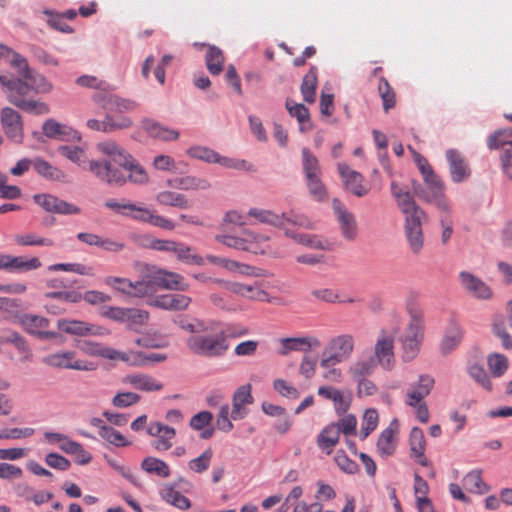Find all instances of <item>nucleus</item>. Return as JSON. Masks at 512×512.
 Instances as JSON below:
<instances>
[{"label": "nucleus", "instance_id": "nucleus-40", "mask_svg": "<svg viewBox=\"0 0 512 512\" xmlns=\"http://www.w3.org/2000/svg\"><path fill=\"white\" fill-rule=\"evenodd\" d=\"M0 342L11 343L15 348L23 353V360H29L32 356L25 338L16 331H7L0 337Z\"/></svg>", "mask_w": 512, "mask_h": 512}, {"label": "nucleus", "instance_id": "nucleus-41", "mask_svg": "<svg viewBox=\"0 0 512 512\" xmlns=\"http://www.w3.org/2000/svg\"><path fill=\"white\" fill-rule=\"evenodd\" d=\"M175 324L178 325L181 329L186 330L193 335H197L200 333H208L212 331L213 328L210 327L207 323L200 321L198 319L190 320L185 316H180L174 320Z\"/></svg>", "mask_w": 512, "mask_h": 512}, {"label": "nucleus", "instance_id": "nucleus-23", "mask_svg": "<svg viewBox=\"0 0 512 512\" xmlns=\"http://www.w3.org/2000/svg\"><path fill=\"white\" fill-rule=\"evenodd\" d=\"M410 456L415 458L421 466H428L429 461L425 457L426 441L421 428L413 427L409 436Z\"/></svg>", "mask_w": 512, "mask_h": 512}, {"label": "nucleus", "instance_id": "nucleus-18", "mask_svg": "<svg viewBox=\"0 0 512 512\" xmlns=\"http://www.w3.org/2000/svg\"><path fill=\"white\" fill-rule=\"evenodd\" d=\"M435 380L433 377L427 374L419 376L418 382L412 385L406 394V404L408 406H416L425 397H427L433 389Z\"/></svg>", "mask_w": 512, "mask_h": 512}, {"label": "nucleus", "instance_id": "nucleus-19", "mask_svg": "<svg viewBox=\"0 0 512 512\" xmlns=\"http://www.w3.org/2000/svg\"><path fill=\"white\" fill-rule=\"evenodd\" d=\"M377 364L390 370L394 364L393 337L387 336L384 331L375 344V357Z\"/></svg>", "mask_w": 512, "mask_h": 512}, {"label": "nucleus", "instance_id": "nucleus-54", "mask_svg": "<svg viewBox=\"0 0 512 512\" xmlns=\"http://www.w3.org/2000/svg\"><path fill=\"white\" fill-rule=\"evenodd\" d=\"M378 413L376 409H367L363 416V423L360 432L361 440L366 439L377 427Z\"/></svg>", "mask_w": 512, "mask_h": 512}, {"label": "nucleus", "instance_id": "nucleus-13", "mask_svg": "<svg viewBox=\"0 0 512 512\" xmlns=\"http://www.w3.org/2000/svg\"><path fill=\"white\" fill-rule=\"evenodd\" d=\"M74 355V352L71 351L53 353L45 356L42 361L44 364L53 368L74 369L80 371H88L92 369L91 364L86 361H73Z\"/></svg>", "mask_w": 512, "mask_h": 512}, {"label": "nucleus", "instance_id": "nucleus-56", "mask_svg": "<svg viewBox=\"0 0 512 512\" xmlns=\"http://www.w3.org/2000/svg\"><path fill=\"white\" fill-rule=\"evenodd\" d=\"M15 241L20 246H53V240L49 238L37 237L35 234H18Z\"/></svg>", "mask_w": 512, "mask_h": 512}, {"label": "nucleus", "instance_id": "nucleus-28", "mask_svg": "<svg viewBox=\"0 0 512 512\" xmlns=\"http://www.w3.org/2000/svg\"><path fill=\"white\" fill-rule=\"evenodd\" d=\"M125 382L136 389L145 392L159 391L163 388L162 383L158 382L152 376L146 374H131L126 376Z\"/></svg>", "mask_w": 512, "mask_h": 512}, {"label": "nucleus", "instance_id": "nucleus-58", "mask_svg": "<svg viewBox=\"0 0 512 512\" xmlns=\"http://www.w3.org/2000/svg\"><path fill=\"white\" fill-rule=\"evenodd\" d=\"M188 155L192 158L215 163L218 160V153L205 146H193L188 149Z\"/></svg>", "mask_w": 512, "mask_h": 512}, {"label": "nucleus", "instance_id": "nucleus-25", "mask_svg": "<svg viewBox=\"0 0 512 512\" xmlns=\"http://www.w3.org/2000/svg\"><path fill=\"white\" fill-rule=\"evenodd\" d=\"M141 127L149 136L162 141H172L179 137L178 131L163 126L151 118H144L141 121Z\"/></svg>", "mask_w": 512, "mask_h": 512}, {"label": "nucleus", "instance_id": "nucleus-63", "mask_svg": "<svg viewBox=\"0 0 512 512\" xmlns=\"http://www.w3.org/2000/svg\"><path fill=\"white\" fill-rule=\"evenodd\" d=\"M59 152L61 155L78 164L79 166L85 162V153L84 150L80 147L64 145L59 147Z\"/></svg>", "mask_w": 512, "mask_h": 512}, {"label": "nucleus", "instance_id": "nucleus-52", "mask_svg": "<svg viewBox=\"0 0 512 512\" xmlns=\"http://www.w3.org/2000/svg\"><path fill=\"white\" fill-rule=\"evenodd\" d=\"M99 436L117 447H126L131 444V442L126 440L119 431L111 426L101 427V430H99Z\"/></svg>", "mask_w": 512, "mask_h": 512}, {"label": "nucleus", "instance_id": "nucleus-1", "mask_svg": "<svg viewBox=\"0 0 512 512\" xmlns=\"http://www.w3.org/2000/svg\"><path fill=\"white\" fill-rule=\"evenodd\" d=\"M3 64L9 65L17 73V77L8 73L0 74V85L8 101L24 112L35 115L49 113V106L34 99V94L50 92L52 84L31 69L25 57L0 44V65Z\"/></svg>", "mask_w": 512, "mask_h": 512}, {"label": "nucleus", "instance_id": "nucleus-50", "mask_svg": "<svg viewBox=\"0 0 512 512\" xmlns=\"http://www.w3.org/2000/svg\"><path fill=\"white\" fill-rule=\"evenodd\" d=\"M309 194L316 201H323L327 197V190L321 181V174L305 177Z\"/></svg>", "mask_w": 512, "mask_h": 512}, {"label": "nucleus", "instance_id": "nucleus-17", "mask_svg": "<svg viewBox=\"0 0 512 512\" xmlns=\"http://www.w3.org/2000/svg\"><path fill=\"white\" fill-rule=\"evenodd\" d=\"M446 159L449 164V171L453 182L461 183L470 177V167L459 151L455 149L447 150Z\"/></svg>", "mask_w": 512, "mask_h": 512}, {"label": "nucleus", "instance_id": "nucleus-57", "mask_svg": "<svg viewBox=\"0 0 512 512\" xmlns=\"http://www.w3.org/2000/svg\"><path fill=\"white\" fill-rule=\"evenodd\" d=\"M133 124V121L129 117H119L114 118L111 115L107 114L105 116V126H104V132L105 133H111L117 130L127 129L130 128Z\"/></svg>", "mask_w": 512, "mask_h": 512}, {"label": "nucleus", "instance_id": "nucleus-37", "mask_svg": "<svg viewBox=\"0 0 512 512\" xmlns=\"http://www.w3.org/2000/svg\"><path fill=\"white\" fill-rule=\"evenodd\" d=\"M249 215L256 218L261 223L277 228H283L285 225V213L279 215L270 210L252 208L249 211Z\"/></svg>", "mask_w": 512, "mask_h": 512}, {"label": "nucleus", "instance_id": "nucleus-53", "mask_svg": "<svg viewBox=\"0 0 512 512\" xmlns=\"http://www.w3.org/2000/svg\"><path fill=\"white\" fill-rule=\"evenodd\" d=\"M178 260L184 262V263H187V264H193V265H203L204 264V259L193 253V249L189 246H186L182 243H179L178 244V247L177 249L175 250V253H174Z\"/></svg>", "mask_w": 512, "mask_h": 512}, {"label": "nucleus", "instance_id": "nucleus-8", "mask_svg": "<svg viewBox=\"0 0 512 512\" xmlns=\"http://www.w3.org/2000/svg\"><path fill=\"white\" fill-rule=\"evenodd\" d=\"M16 317L26 332L35 336L39 340L62 338L61 334L58 332L45 330L49 326V320L45 317L27 313L17 315Z\"/></svg>", "mask_w": 512, "mask_h": 512}, {"label": "nucleus", "instance_id": "nucleus-9", "mask_svg": "<svg viewBox=\"0 0 512 512\" xmlns=\"http://www.w3.org/2000/svg\"><path fill=\"white\" fill-rule=\"evenodd\" d=\"M57 327L59 330L67 334L76 336H107L110 334L109 329L103 326L90 324L80 320L60 319L57 321Z\"/></svg>", "mask_w": 512, "mask_h": 512}, {"label": "nucleus", "instance_id": "nucleus-4", "mask_svg": "<svg viewBox=\"0 0 512 512\" xmlns=\"http://www.w3.org/2000/svg\"><path fill=\"white\" fill-rule=\"evenodd\" d=\"M167 289L174 291H187L189 284L185 282L184 277L176 272L167 271L155 266L147 268L141 280L138 283V292L144 297H154L157 289Z\"/></svg>", "mask_w": 512, "mask_h": 512}, {"label": "nucleus", "instance_id": "nucleus-34", "mask_svg": "<svg viewBox=\"0 0 512 512\" xmlns=\"http://www.w3.org/2000/svg\"><path fill=\"white\" fill-rule=\"evenodd\" d=\"M160 496L164 501L181 510H187L191 507L190 500L183 496L181 492L175 490V486L165 485L160 491Z\"/></svg>", "mask_w": 512, "mask_h": 512}, {"label": "nucleus", "instance_id": "nucleus-47", "mask_svg": "<svg viewBox=\"0 0 512 512\" xmlns=\"http://www.w3.org/2000/svg\"><path fill=\"white\" fill-rule=\"evenodd\" d=\"M394 430L392 427H387L383 430L377 441V450L381 456L387 457L394 453L395 444L393 442Z\"/></svg>", "mask_w": 512, "mask_h": 512}, {"label": "nucleus", "instance_id": "nucleus-5", "mask_svg": "<svg viewBox=\"0 0 512 512\" xmlns=\"http://www.w3.org/2000/svg\"><path fill=\"white\" fill-rule=\"evenodd\" d=\"M407 311L410 316V323L405 333L400 337L404 350V359H414L419 351V345L423 339V311L416 302L410 300L407 303Z\"/></svg>", "mask_w": 512, "mask_h": 512}, {"label": "nucleus", "instance_id": "nucleus-32", "mask_svg": "<svg viewBox=\"0 0 512 512\" xmlns=\"http://www.w3.org/2000/svg\"><path fill=\"white\" fill-rule=\"evenodd\" d=\"M462 330L455 322H451L446 330L445 336L441 342L442 354H448L453 351L462 340Z\"/></svg>", "mask_w": 512, "mask_h": 512}, {"label": "nucleus", "instance_id": "nucleus-15", "mask_svg": "<svg viewBox=\"0 0 512 512\" xmlns=\"http://www.w3.org/2000/svg\"><path fill=\"white\" fill-rule=\"evenodd\" d=\"M244 234L247 235L246 242V248L245 251L254 253V254H261V255H267L272 258H279L282 257V254L277 249H274L271 247V245L268 243L269 237L257 234L254 231L251 230H244Z\"/></svg>", "mask_w": 512, "mask_h": 512}, {"label": "nucleus", "instance_id": "nucleus-61", "mask_svg": "<svg viewBox=\"0 0 512 512\" xmlns=\"http://www.w3.org/2000/svg\"><path fill=\"white\" fill-rule=\"evenodd\" d=\"M176 431L170 426H166L163 432L157 436V440L152 443L155 449L159 451H166L171 448L172 443L170 440L174 438Z\"/></svg>", "mask_w": 512, "mask_h": 512}, {"label": "nucleus", "instance_id": "nucleus-2", "mask_svg": "<svg viewBox=\"0 0 512 512\" xmlns=\"http://www.w3.org/2000/svg\"><path fill=\"white\" fill-rule=\"evenodd\" d=\"M89 170L99 181L112 187H121L127 181L136 184L148 181L144 168L123 148L111 159L89 161Z\"/></svg>", "mask_w": 512, "mask_h": 512}, {"label": "nucleus", "instance_id": "nucleus-35", "mask_svg": "<svg viewBox=\"0 0 512 512\" xmlns=\"http://www.w3.org/2000/svg\"><path fill=\"white\" fill-rule=\"evenodd\" d=\"M317 68L312 66L309 71L303 77L301 83V93L303 95V99L308 103H313L316 97V88H317Z\"/></svg>", "mask_w": 512, "mask_h": 512}, {"label": "nucleus", "instance_id": "nucleus-20", "mask_svg": "<svg viewBox=\"0 0 512 512\" xmlns=\"http://www.w3.org/2000/svg\"><path fill=\"white\" fill-rule=\"evenodd\" d=\"M78 347L89 355L101 356L110 360L130 361V357L127 353L103 346L99 343L83 340L78 342Z\"/></svg>", "mask_w": 512, "mask_h": 512}, {"label": "nucleus", "instance_id": "nucleus-38", "mask_svg": "<svg viewBox=\"0 0 512 512\" xmlns=\"http://www.w3.org/2000/svg\"><path fill=\"white\" fill-rule=\"evenodd\" d=\"M105 283L129 296L144 297L143 294H140L138 292L139 280L136 282H132L127 278L109 276L106 278Z\"/></svg>", "mask_w": 512, "mask_h": 512}, {"label": "nucleus", "instance_id": "nucleus-27", "mask_svg": "<svg viewBox=\"0 0 512 512\" xmlns=\"http://www.w3.org/2000/svg\"><path fill=\"white\" fill-rule=\"evenodd\" d=\"M419 199L435 205L443 212H449V204L444 194V188L424 186Z\"/></svg>", "mask_w": 512, "mask_h": 512}, {"label": "nucleus", "instance_id": "nucleus-64", "mask_svg": "<svg viewBox=\"0 0 512 512\" xmlns=\"http://www.w3.org/2000/svg\"><path fill=\"white\" fill-rule=\"evenodd\" d=\"M140 395L133 392H122L116 394L112 399V404L118 408L129 407L140 401Z\"/></svg>", "mask_w": 512, "mask_h": 512}, {"label": "nucleus", "instance_id": "nucleus-14", "mask_svg": "<svg viewBox=\"0 0 512 512\" xmlns=\"http://www.w3.org/2000/svg\"><path fill=\"white\" fill-rule=\"evenodd\" d=\"M333 209L339 222L342 236L346 240H354L357 236V223L354 215L338 199L333 200Z\"/></svg>", "mask_w": 512, "mask_h": 512}, {"label": "nucleus", "instance_id": "nucleus-48", "mask_svg": "<svg viewBox=\"0 0 512 512\" xmlns=\"http://www.w3.org/2000/svg\"><path fill=\"white\" fill-rule=\"evenodd\" d=\"M302 167L305 177L321 174L317 157L308 149H302Z\"/></svg>", "mask_w": 512, "mask_h": 512}, {"label": "nucleus", "instance_id": "nucleus-21", "mask_svg": "<svg viewBox=\"0 0 512 512\" xmlns=\"http://www.w3.org/2000/svg\"><path fill=\"white\" fill-rule=\"evenodd\" d=\"M43 133L52 139L61 141L80 140V136L77 131L71 127L61 124L54 119H48L43 124Z\"/></svg>", "mask_w": 512, "mask_h": 512}, {"label": "nucleus", "instance_id": "nucleus-36", "mask_svg": "<svg viewBox=\"0 0 512 512\" xmlns=\"http://www.w3.org/2000/svg\"><path fill=\"white\" fill-rule=\"evenodd\" d=\"M340 428L335 423L326 426L317 437L318 446L321 449H331L338 443L340 437Z\"/></svg>", "mask_w": 512, "mask_h": 512}, {"label": "nucleus", "instance_id": "nucleus-62", "mask_svg": "<svg viewBox=\"0 0 512 512\" xmlns=\"http://www.w3.org/2000/svg\"><path fill=\"white\" fill-rule=\"evenodd\" d=\"M216 240L227 247L243 251H245L246 242L249 241L247 240V235H245L244 233L242 234L241 237L232 235H217Z\"/></svg>", "mask_w": 512, "mask_h": 512}, {"label": "nucleus", "instance_id": "nucleus-45", "mask_svg": "<svg viewBox=\"0 0 512 512\" xmlns=\"http://www.w3.org/2000/svg\"><path fill=\"white\" fill-rule=\"evenodd\" d=\"M141 468L149 474L164 478L170 475L169 466L163 460L154 457H146L141 463Z\"/></svg>", "mask_w": 512, "mask_h": 512}, {"label": "nucleus", "instance_id": "nucleus-42", "mask_svg": "<svg viewBox=\"0 0 512 512\" xmlns=\"http://www.w3.org/2000/svg\"><path fill=\"white\" fill-rule=\"evenodd\" d=\"M510 137H512V130H497L493 134H491L488 137L487 144L489 149L495 150V149H512V140H510Z\"/></svg>", "mask_w": 512, "mask_h": 512}, {"label": "nucleus", "instance_id": "nucleus-55", "mask_svg": "<svg viewBox=\"0 0 512 512\" xmlns=\"http://www.w3.org/2000/svg\"><path fill=\"white\" fill-rule=\"evenodd\" d=\"M93 99L104 110L115 111L118 96L111 92L100 89L94 93Z\"/></svg>", "mask_w": 512, "mask_h": 512}, {"label": "nucleus", "instance_id": "nucleus-3", "mask_svg": "<svg viewBox=\"0 0 512 512\" xmlns=\"http://www.w3.org/2000/svg\"><path fill=\"white\" fill-rule=\"evenodd\" d=\"M405 217V236L413 254H419L424 246L422 217L425 212L416 204L410 192L396 199Z\"/></svg>", "mask_w": 512, "mask_h": 512}, {"label": "nucleus", "instance_id": "nucleus-7", "mask_svg": "<svg viewBox=\"0 0 512 512\" xmlns=\"http://www.w3.org/2000/svg\"><path fill=\"white\" fill-rule=\"evenodd\" d=\"M353 347V337L350 335H340L332 339L323 351L321 367L331 368L346 360L352 353Z\"/></svg>", "mask_w": 512, "mask_h": 512}, {"label": "nucleus", "instance_id": "nucleus-51", "mask_svg": "<svg viewBox=\"0 0 512 512\" xmlns=\"http://www.w3.org/2000/svg\"><path fill=\"white\" fill-rule=\"evenodd\" d=\"M286 236L294 239L297 243L308 246L310 248L319 249V250H325L326 246L321 241V239L316 235H310V234H299L294 233L290 230H285Z\"/></svg>", "mask_w": 512, "mask_h": 512}, {"label": "nucleus", "instance_id": "nucleus-39", "mask_svg": "<svg viewBox=\"0 0 512 512\" xmlns=\"http://www.w3.org/2000/svg\"><path fill=\"white\" fill-rule=\"evenodd\" d=\"M464 487L471 493L484 494L490 490L481 477V470H472L463 478Z\"/></svg>", "mask_w": 512, "mask_h": 512}, {"label": "nucleus", "instance_id": "nucleus-31", "mask_svg": "<svg viewBox=\"0 0 512 512\" xmlns=\"http://www.w3.org/2000/svg\"><path fill=\"white\" fill-rule=\"evenodd\" d=\"M377 361L374 356L367 359L358 360L349 368V373L354 381L371 376L377 367Z\"/></svg>", "mask_w": 512, "mask_h": 512}, {"label": "nucleus", "instance_id": "nucleus-30", "mask_svg": "<svg viewBox=\"0 0 512 512\" xmlns=\"http://www.w3.org/2000/svg\"><path fill=\"white\" fill-rule=\"evenodd\" d=\"M156 201L161 205L180 209H188L191 207V202L184 194L168 190L159 192L156 195Z\"/></svg>", "mask_w": 512, "mask_h": 512}, {"label": "nucleus", "instance_id": "nucleus-46", "mask_svg": "<svg viewBox=\"0 0 512 512\" xmlns=\"http://www.w3.org/2000/svg\"><path fill=\"white\" fill-rule=\"evenodd\" d=\"M378 92L383 101V109L387 113L396 105V94L388 80L384 77L379 80Z\"/></svg>", "mask_w": 512, "mask_h": 512}, {"label": "nucleus", "instance_id": "nucleus-24", "mask_svg": "<svg viewBox=\"0 0 512 512\" xmlns=\"http://www.w3.org/2000/svg\"><path fill=\"white\" fill-rule=\"evenodd\" d=\"M41 261L37 257L26 259L23 256L5 254V269L12 273H23L36 270L41 267Z\"/></svg>", "mask_w": 512, "mask_h": 512}, {"label": "nucleus", "instance_id": "nucleus-6", "mask_svg": "<svg viewBox=\"0 0 512 512\" xmlns=\"http://www.w3.org/2000/svg\"><path fill=\"white\" fill-rule=\"evenodd\" d=\"M186 343L193 353L205 357H221L229 348L225 331H219L214 336L202 335V333L192 335Z\"/></svg>", "mask_w": 512, "mask_h": 512}, {"label": "nucleus", "instance_id": "nucleus-43", "mask_svg": "<svg viewBox=\"0 0 512 512\" xmlns=\"http://www.w3.org/2000/svg\"><path fill=\"white\" fill-rule=\"evenodd\" d=\"M149 313L145 310L137 308H127L124 323L130 330L138 331L143 325L147 323Z\"/></svg>", "mask_w": 512, "mask_h": 512}, {"label": "nucleus", "instance_id": "nucleus-60", "mask_svg": "<svg viewBox=\"0 0 512 512\" xmlns=\"http://www.w3.org/2000/svg\"><path fill=\"white\" fill-rule=\"evenodd\" d=\"M212 455V450L208 448L199 457L192 459L189 462V468L196 473H202L206 471L210 466Z\"/></svg>", "mask_w": 512, "mask_h": 512}, {"label": "nucleus", "instance_id": "nucleus-29", "mask_svg": "<svg viewBox=\"0 0 512 512\" xmlns=\"http://www.w3.org/2000/svg\"><path fill=\"white\" fill-rule=\"evenodd\" d=\"M286 109L292 117H295L300 124V131L307 132L311 130L310 114L308 108L301 103H295L292 100L286 101Z\"/></svg>", "mask_w": 512, "mask_h": 512}, {"label": "nucleus", "instance_id": "nucleus-33", "mask_svg": "<svg viewBox=\"0 0 512 512\" xmlns=\"http://www.w3.org/2000/svg\"><path fill=\"white\" fill-rule=\"evenodd\" d=\"M208 51L205 56V63L212 75H219L223 71L225 61L222 50L214 45H207Z\"/></svg>", "mask_w": 512, "mask_h": 512}, {"label": "nucleus", "instance_id": "nucleus-59", "mask_svg": "<svg viewBox=\"0 0 512 512\" xmlns=\"http://www.w3.org/2000/svg\"><path fill=\"white\" fill-rule=\"evenodd\" d=\"M488 366L493 376L500 377L508 368V360L502 354H493L488 357Z\"/></svg>", "mask_w": 512, "mask_h": 512}, {"label": "nucleus", "instance_id": "nucleus-49", "mask_svg": "<svg viewBox=\"0 0 512 512\" xmlns=\"http://www.w3.org/2000/svg\"><path fill=\"white\" fill-rule=\"evenodd\" d=\"M127 355L130 357L129 362L136 366H143L148 363H160L167 359V355L163 353L136 352Z\"/></svg>", "mask_w": 512, "mask_h": 512}, {"label": "nucleus", "instance_id": "nucleus-10", "mask_svg": "<svg viewBox=\"0 0 512 512\" xmlns=\"http://www.w3.org/2000/svg\"><path fill=\"white\" fill-rule=\"evenodd\" d=\"M0 122L6 136L15 143L23 141V121L21 115L10 107L1 110Z\"/></svg>", "mask_w": 512, "mask_h": 512}, {"label": "nucleus", "instance_id": "nucleus-12", "mask_svg": "<svg viewBox=\"0 0 512 512\" xmlns=\"http://www.w3.org/2000/svg\"><path fill=\"white\" fill-rule=\"evenodd\" d=\"M192 299L183 294H161L150 297L147 304L151 307L168 310V311H184L186 310Z\"/></svg>", "mask_w": 512, "mask_h": 512}, {"label": "nucleus", "instance_id": "nucleus-11", "mask_svg": "<svg viewBox=\"0 0 512 512\" xmlns=\"http://www.w3.org/2000/svg\"><path fill=\"white\" fill-rule=\"evenodd\" d=\"M33 199L36 204L41 206L47 212L62 215H73L81 212V209L78 206L61 200L51 194H36Z\"/></svg>", "mask_w": 512, "mask_h": 512}, {"label": "nucleus", "instance_id": "nucleus-22", "mask_svg": "<svg viewBox=\"0 0 512 512\" xmlns=\"http://www.w3.org/2000/svg\"><path fill=\"white\" fill-rule=\"evenodd\" d=\"M281 349L278 353L282 356L288 355L291 351L307 352L312 347H319L320 341L310 337H295L280 339Z\"/></svg>", "mask_w": 512, "mask_h": 512}, {"label": "nucleus", "instance_id": "nucleus-26", "mask_svg": "<svg viewBox=\"0 0 512 512\" xmlns=\"http://www.w3.org/2000/svg\"><path fill=\"white\" fill-rule=\"evenodd\" d=\"M34 170L42 177L51 181H66V174L57 167H54L46 160L36 157L33 163Z\"/></svg>", "mask_w": 512, "mask_h": 512}, {"label": "nucleus", "instance_id": "nucleus-16", "mask_svg": "<svg viewBox=\"0 0 512 512\" xmlns=\"http://www.w3.org/2000/svg\"><path fill=\"white\" fill-rule=\"evenodd\" d=\"M460 282L463 288L473 297L481 300L492 298V290L490 287L470 272L462 271L459 274Z\"/></svg>", "mask_w": 512, "mask_h": 512}, {"label": "nucleus", "instance_id": "nucleus-44", "mask_svg": "<svg viewBox=\"0 0 512 512\" xmlns=\"http://www.w3.org/2000/svg\"><path fill=\"white\" fill-rule=\"evenodd\" d=\"M345 189L357 197L366 196L370 189L364 185V177L359 173H351L349 179L344 182Z\"/></svg>", "mask_w": 512, "mask_h": 512}]
</instances>
